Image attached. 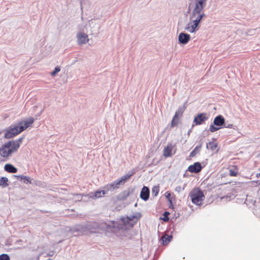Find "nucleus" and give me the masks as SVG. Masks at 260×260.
<instances>
[{"label":"nucleus","mask_w":260,"mask_h":260,"mask_svg":"<svg viewBox=\"0 0 260 260\" xmlns=\"http://www.w3.org/2000/svg\"><path fill=\"white\" fill-rule=\"evenodd\" d=\"M246 199H245V202L244 203L245 204H246L247 205H250V204L252 205H254L255 203V201H253L252 199H250V198H251L252 196H246Z\"/></svg>","instance_id":"nucleus-20"},{"label":"nucleus","mask_w":260,"mask_h":260,"mask_svg":"<svg viewBox=\"0 0 260 260\" xmlns=\"http://www.w3.org/2000/svg\"><path fill=\"white\" fill-rule=\"evenodd\" d=\"M34 122V119L32 117L30 118L28 121H21L19 123L20 131L21 132L30 126Z\"/></svg>","instance_id":"nucleus-9"},{"label":"nucleus","mask_w":260,"mask_h":260,"mask_svg":"<svg viewBox=\"0 0 260 260\" xmlns=\"http://www.w3.org/2000/svg\"><path fill=\"white\" fill-rule=\"evenodd\" d=\"M184 112V109L182 108H179L175 112L174 117L177 118L179 116H181Z\"/></svg>","instance_id":"nucleus-21"},{"label":"nucleus","mask_w":260,"mask_h":260,"mask_svg":"<svg viewBox=\"0 0 260 260\" xmlns=\"http://www.w3.org/2000/svg\"><path fill=\"white\" fill-rule=\"evenodd\" d=\"M225 119L221 115L216 116L213 121V124L210 126L209 130L211 132H215L219 129L221 126L224 123Z\"/></svg>","instance_id":"nucleus-6"},{"label":"nucleus","mask_w":260,"mask_h":260,"mask_svg":"<svg viewBox=\"0 0 260 260\" xmlns=\"http://www.w3.org/2000/svg\"><path fill=\"white\" fill-rule=\"evenodd\" d=\"M20 141H10L3 145L0 148V155L1 156L8 158L12 153L17 151L20 147Z\"/></svg>","instance_id":"nucleus-4"},{"label":"nucleus","mask_w":260,"mask_h":260,"mask_svg":"<svg viewBox=\"0 0 260 260\" xmlns=\"http://www.w3.org/2000/svg\"><path fill=\"white\" fill-rule=\"evenodd\" d=\"M217 147V146L216 143L214 142H209L208 145H207V147L212 151L215 150L216 149Z\"/></svg>","instance_id":"nucleus-23"},{"label":"nucleus","mask_w":260,"mask_h":260,"mask_svg":"<svg viewBox=\"0 0 260 260\" xmlns=\"http://www.w3.org/2000/svg\"><path fill=\"white\" fill-rule=\"evenodd\" d=\"M256 177L257 178L260 177V173H257V174L256 175Z\"/></svg>","instance_id":"nucleus-37"},{"label":"nucleus","mask_w":260,"mask_h":260,"mask_svg":"<svg viewBox=\"0 0 260 260\" xmlns=\"http://www.w3.org/2000/svg\"><path fill=\"white\" fill-rule=\"evenodd\" d=\"M90 198H92V197L93 199H96V198H97L101 197V196H90Z\"/></svg>","instance_id":"nucleus-35"},{"label":"nucleus","mask_w":260,"mask_h":260,"mask_svg":"<svg viewBox=\"0 0 260 260\" xmlns=\"http://www.w3.org/2000/svg\"><path fill=\"white\" fill-rule=\"evenodd\" d=\"M173 146L171 144H168L166 147H165L163 151V155L165 157H170L172 155V151L173 149Z\"/></svg>","instance_id":"nucleus-16"},{"label":"nucleus","mask_w":260,"mask_h":260,"mask_svg":"<svg viewBox=\"0 0 260 260\" xmlns=\"http://www.w3.org/2000/svg\"><path fill=\"white\" fill-rule=\"evenodd\" d=\"M0 260H10V257L7 254H2L0 255Z\"/></svg>","instance_id":"nucleus-30"},{"label":"nucleus","mask_w":260,"mask_h":260,"mask_svg":"<svg viewBox=\"0 0 260 260\" xmlns=\"http://www.w3.org/2000/svg\"><path fill=\"white\" fill-rule=\"evenodd\" d=\"M207 0H196V5L193 10L191 21L185 26V29L188 32L192 33L196 31L201 19L205 17L202 12Z\"/></svg>","instance_id":"nucleus-2"},{"label":"nucleus","mask_w":260,"mask_h":260,"mask_svg":"<svg viewBox=\"0 0 260 260\" xmlns=\"http://www.w3.org/2000/svg\"><path fill=\"white\" fill-rule=\"evenodd\" d=\"M233 196H217L216 197V202L219 204H225L226 202L230 201L234 198Z\"/></svg>","instance_id":"nucleus-14"},{"label":"nucleus","mask_w":260,"mask_h":260,"mask_svg":"<svg viewBox=\"0 0 260 260\" xmlns=\"http://www.w3.org/2000/svg\"><path fill=\"white\" fill-rule=\"evenodd\" d=\"M190 195H199V196H200V195H203V193L202 191H201V190L198 189L197 193H193V192H192L190 193Z\"/></svg>","instance_id":"nucleus-32"},{"label":"nucleus","mask_w":260,"mask_h":260,"mask_svg":"<svg viewBox=\"0 0 260 260\" xmlns=\"http://www.w3.org/2000/svg\"><path fill=\"white\" fill-rule=\"evenodd\" d=\"M207 119L208 116L206 113H200L194 117L193 119V123H194L196 125H200Z\"/></svg>","instance_id":"nucleus-8"},{"label":"nucleus","mask_w":260,"mask_h":260,"mask_svg":"<svg viewBox=\"0 0 260 260\" xmlns=\"http://www.w3.org/2000/svg\"><path fill=\"white\" fill-rule=\"evenodd\" d=\"M101 193H102V194L103 195H104L106 193V192L105 190H100V191H96L95 192V195H98L99 194H101Z\"/></svg>","instance_id":"nucleus-33"},{"label":"nucleus","mask_w":260,"mask_h":260,"mask_svg":"<svg viewBox=\"0 0 260 260\" xmlns=\"http://www.w3.org/2000/svg\"><path fill=\"white\" fill-rule=\"evenodd\" d=\"M4 169L6 171L10 173H15L17 172V169L10 164H6L4 166Z\"/></svg>","instance_id":"nucleus-17"},{"label":"nucleus","mask_w":260,"mask_h":260,"mask_svg":"<svg viewBox=\"0 0 260 260\" xmlns=\"http://www.w3.org/2000/svg\"><path fill=\"white\" fill-rule=\"evenodd\" d=\"M97 224L87 222L83 224L75 225L70 230L74 236L85 234L88 233H95Z\"/></svg>","instance_id":"nucleus-3"},{"label":"nucleus","mask_w":260,"mask_h":260,"mask_svg":"<svg viewBox=\"0 0 260 260\" xmlns=\"http://www.w3.org/2000/svg\"><path fill=\"white\" fill-rule=\"evenodd\" d=\"M149 192L148 187L144 186L142 189L140 195H149Z\"/></svg>","instance_id":"nucleus-24"},{"label":"nucleus","mask_w":260,"mask_h":260,"mask_svg":"<svg viewBox=\"0 0 260 260\" xmlns=\"http://www.w3.org/2000/svg\"><path fill=\"white\" fill-rule=\"evenodd\" d=\"M202 168L201 164L196 162L193 165H190L188 168V170L191 173H198L201 171Z\"/></svg>","instance_id":"nucleus-11"},{"label":"nucleus","mask_w":260,"mask_h":260,"mask_svg":"<svg viewBox=\"0 0 260 260\" xmlns=\"http://www.w3.org/2000/svg\"><path fill=\"white\" fill-rule=\"evenodd\" d=\"M14 177L20 181H23L25 184H31L32 179L28 176L24 175H14Z\"/></svg>","instance_id":"nucleus-15"},{"label":"nucleus","mask_w":260,"mask_h":260,"mask_svg":"<svg viewBox=\"0 0 260 260\" xmlns=\"http://www.w3.org/2000/svg\"><path fill=\"white\" fill-rule=\"evenodd\" d=\"M8 179L7 178L3 177L0 178V186L7 187L8 186Z\"/></svg>","instance_id":"nucleus-19"},{"label":"nucleus","mask_w":260,"mask_h":260,"mask_svg":"<svg viewBox=\"0 0 260 260\" xmlns=\"http://www.w3.org/2000/svg\"><path fill=\"white\" fill-rule=\"evenodd\" d=\"M166 197L168 198V199L170 201H171V199H172V198H171V196H166Z\"/></svg>","instance_id":"nucleus-36"},{"label":"nucleus","mask_w":260,"mask_h":260,"mask_svg":"<svg viewBox=\"0 0 260 260\" xmlns=\"http://www.w3.org/2000/svg\"><path fill=\"white\" fill-rule=\"evenodd\" d=\"M165 195H168V196H170L171 195L170 193H168V192H167L166 193H165Z\"/></svg>","instance_id":"nucleus-38"},{"label":"nucleus","mask_w":260,"mask_h":260,"mask_svg":"<svg viewBox=\"0 0 260 260\" xmlns=\"http://www.w3.org/2000/svg\"><path fill=\"white\" fill-rule=\"evenodd\" d=\"M178 123V120L177 118H175L174 116H173V118L172 120L171 123V127H173L177 125Z\"/></svg>","instance_id":"nucleus-28"},{"label":"nucleus","mask_w":260,"mask_h":260,"mask_svg":"<svg viewBox=\"0 0 260 260\" xmlns=\"http://www.w3.org/2000/svg\"><path fill=\"white\" fill-rule=\"evenodd\" d=\"M137 203H136V204H135V206H137Z\"/></svg>","instance_id":"nucleus-39"},{"label":"nucleus","mask_w":260,"mask_h":260,"mask_svg":"<svg viewBox=\"0 0 260 260\" xmlns=\"http://www.w3.org/2000/svg\"><path fill=\"white\" fill-rule=\"evenodd\" d=\"M47 260H52V259H47Z\"/></svg>","instance_id":"nucleus-40"},{"label":"nucleus","mask_w":260,"mask_h":260,"mask_svg":"<svg viewBox=\"0 0 260 260\" xmlns=\"http://www.w3.org/2000/svg\"><path fill=\"white\" fill-rule=\"evenodd\" d=\"M201 147V146H200L199 147H198V146L196 147L190 153V156H191V157L194 156L197 154V153L199 152Z\"/></svg>","instance_id":"nucleus-26"},{"label":"nucleus","mask_w":260,"mask_h":260,"mask_svg":"<svg viewBox=\"0 0 260 260\" xmlns=\"http://www.w3.org/2000/svg\"><path fill=\"white\" fill-rule=\"evenodd\" d=\"M190 36L189 35L181 32L178 37V40L180 43L186 44L190 40Z\"/></svg>","instance_id":"nucleus-13"},{"label":"nucleus","mask_w":260,"mask_h":260,"mask_svg":"<svg viewBox=\"0 0 260 260\" xmlns=\"http://www.w3.org/2000/svg\"><path fill=\"white\" fill-rule=\"evenodd\" d=\"M192 202L197 205H204L206 196H190Z\"/></svg>","instance_id":"nucleus-10"},{"label":"nucleus","mask_w":260,"mask_h":260,"mask_svg":"<svg viewBox=\"0 0 260 260\" xmlns=\"http://www.w3.org/2000/svg\"><path fill=\"white\" fill-rule=\"evenodd\" d=\"M159 191V187L158 185L155 186L152 188V193L154 195H157Z\"/></svg>","instance_id":"nucleus-27"},{"label":"nucleus","mask_w":260,"mask_h":260,"mask_svg":"<svg viewBox=\"0 0 260 260\" xmlns=\"http://www.w3.org/2000/svg\"><path fill=\"white\" fill-rule=\"evenodd\" d=\"M169 214V212L167 211L165 212L163 214V217L161 219L165 222L168 221L169 220V218L168 217Z\"/></svg>","instance_id":"nucleus-29"},{"label":"nucleus","mask_w":260,"mask_h":260,"mask_svg":"<svg viewBox=\"0 0 260 260\" xmlns=\"http://www.w3.org/2000/svg\"><path fill=\"white\" fill-rule=\"evenodd\" d=\"M21 132V131H20L19 125L15 126L13 127H10L6 131L5 137L7 139H10L16 136Z\"/></svg>","instance_id":"nucleus-7"},{"label":"nucleus","mask_w":260,"mask_h":260,"mask_svg":"<svg viewBox=\"0 0 260 260\" xmlns=\"http://www.w3.org/2000/svg\"><path fill=\"white\" fill-rule=\"evenodd\" d=\"M173 237L172 235H165L162 236L161 240L162 244L164 245H167L172 240Z\"/></svg>","instance_id":"nucleus-18"},{"label":"nucleus","mask_w":260,"mask_h":260,"mask_svg":"<svg viewBox=\"0 0 260 260\" xmlns=\"http://www.w3.org/2000/svg\"><path fill=\"white\" fill-rule=\"evenodd\" d=\"M230 175L231 176H236L238 174V168L236 166H234V169H231L229 171Z\"/></svg>","instance_id":"nucleus-22"},{"label":"nucleus","mask_w":260,"mask_h":260,"mask_svg":"<svg viewBox=\"0 0 260 260\" xmlns=\"http://www.w3.org/2000/svg\"><path fill=\"white\" fill-rule=\"evenodd\" d=\"M140 198L145 201L149 199V196H140Z\"/></svg>","instance_id":"nucleus-34"},{"label":"nucleus","mask_w":260,"mask_h":260,"mask_svg":"<svg viewBox=\"0 0 260 260\" xmlns=\"http://www.w3.org/2000/svg\"><path fill=\"white\" fill-rule=\"evenodd\" d=\"M207 197V200H206V199H205V205H207L208 204L212 203L213 200H214L215 196H206Z\"/></svg>","instance_id":"nucleus-25"},{"label":"nucleus","mask_w":260,"mask_h":260,"mask_svg":"<svg viewBox=\"0 0 260 260\" xmlns=\"http://www.w3.org/2000/svg\"><path fill=\"white\" fill-rule=\"evenodd\" d=\"M140 213H136L126 217H122L117 221H110L105 223L107 230H110L117 236L124 235L129 228L132 227L140 218Z\"/></svg>","instance_id":"nucleus-1"},{"label":"nucleus","mask_w":260,"mask_h":260,"mask_svg":"<svg viewBox=\"0 0 260 260\" xmlns=\"http://www.w3.org/2000/svg\"><path fill=\"white\" fill-rule=\"evenodd\" d=\"M60 68L58 67H57L55 68V70H54V71H53L52 73H51V75L52 76H54L56 75V74H57L58 72H59L60 71Z\"/></svg>","instance_id":"nucleus-31"},{"label":"nucleus","mask_w":260,"mask_h":260,"mask_svg":"<svg viewBox=\"0 0 260 260\" xmlns=\"http://www.w3.org/2000/svg\"><path fill=\"white\" fill-rule=\"evenodd\" d=\"M77 41L79 44H85L88 42V36L84 33L80 32L77 35Z\"/></svg>","instance_id":"nucleus-12"},{"label":"nucleus","mask_w":260,"mask_h":260,"mask_svg":"<svg viewBox=\"0 0 260 260\" xmlns=\"http://www.w3.org/2000/svg\"><path fill=\"white\" fill-rule=\"evenodd\" d=\"M133 174L134 173L129 175H125L121 177L119 180H116L110 184H107L105 188L107 190H114L115 188H118L120 185L124 184Z\"/></svg>","instance_id":"nucleus-5"}]
</instances>
